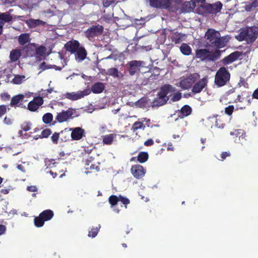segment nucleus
Returning a JSON list of instances; mask_svg holds the SVG:
<instances>
[{
  "mask_svg": "<svg viewBox=\"0 0 258 258\" xmlns=\"http://www.w3.org/2000/svg\"><path fill=\"white\" fill-rule=\"evenodd\" d=\"M144 62L140 60H132L127 63L129 67L128 72L130 75L134 76L140 71V67L143 66Z\"/></svg>",
  "mask_w": 258,
  "mask_h": 258,
  "instance_id": "ddd939ff",
  "label": "nucleus"
},
{
  "mask_svg": "<svg viewBox=\"0 0 258 258\" xmlns=\"http://www.w3.org/2000/svg\"><path fill=\"white\" fill-rule=\"evenodd\" d=\"M27 189L31 192H35L37 190V188L35 185H31L27 187Z\"/></svg>",
  "mask_w": 258,
  "mask_h": 258,
  "instance_id": "e2e57ef3",
  "label": "nucleus"
},
{
  "mask_svg": "<svg viewBox=\"0 0 258 258\" xmlns=\"http://www.w3.org/2000/svg\"><path fill=\"white\" fill-rule=\"evenodd\" d=\"M196 8V5L190 2L186 1L182 5L181 10L184 13H189L192 12Z\"/></svg>",
  "mask_w": 258,
  "mask_h": 258,
  "instance_id": "bb28decb",
  "label": "nucleus"
},
{
  "mask_svg": "<svg viewBox=\"0 0 258 258\" xmlns=\"http://www.w3.org/2000/svg\"><path fill=\"white\" fill-rule=\"evenodd\" d=\"M51 134V131L50 129H45L41 132L40 137L41 138H47Z\"/></svg>",
  "mask_w": 258,
  "mask_h": 258,
  "instance_id": "8fccbe9b",
  "label": "nucleus"
},
{
  "mask_svg": "<svg viewBox=\"0 0 258 258\" xmlns=\"http://www.w3.org/2000/svg\"><path fill=\"white\" fill-rule=\"evenodd\" d=\"M53 116L52 113H46L42 116V121L45 124H49L53 121Z\"/></svg>",
  "mask_w": 258,
  "mask_h": 258,
  "instance_id": "4c0bfd02",
  "label": "nucleus"
},
{
  "mask_svg": "<svg viewBox=\"0 0 258 258\" xmlns=\"http://www.w3.org/2000/svg\"><path fill=\"white\" fill-rule=\"evenodd\" d=\"M154 144V141L152 139H148L144 142V145L146 146H151Z\"/></svg>",
  "mask_w": 258,
  "mask_h": 258,
  "instance_id": "680f3d73",
  "label": "nucleus"
},
{
  "mask_svg": "<svg viewBox=\"0 0 258 258\" xmlns=\"http://www.w3.org/2000/svg\"><path fill=\"white\" fill-rule=\"evenodd\" d=\"M103 26L100 25H93L84 32L85 37L89 40L101 35L103 32Z\"/></svg>",
  "mask_w": 258,
  "mask_h": 258,
  "instance_id": "6e6552de",
  "label": "nucleus"
},
{
  "mask_svg": "<svg viewBox=\"0 0 258 258\" xmlns=\"http://www.w3.org/2000/svg\"><path fill=\"white\" fill-rule=\"evenodd\" d=\"M50 69H55L56 70H61V68H58L55 65H48L45 62L43 61L41 62L39 66L38 69L41 70L39 73H41L42 71H44L46 70Z\"/></svg>",
  "mask_w": 258,
  "mask_h": 258,
  "instance_id": "473e14b6",
  "label": "nucleus"
},
{
  "mask_svg": "<svg viewBox=\"0 0 258 258\" xmlns=\"http://www.w3.org/2000/svg\"><path fill=\"white\" fill-rule=\"evenodd\" d=\"M100 228V225H99L98 227L91 228L90 230L89 231L88 234V236L90 237H92V238L96 237L98 234V233L99 232Z\"/></svg>",
  "mask_w": 258,
  "mask_h": 258,
  "instance_id": "37998d69",
  "label": "nucleus"
},
{
  "mask_svg": "<svg viewBox=\"0 0 258 258\" xmlns=\"http://www.w3.org/2000/svg\"><path fill=\"white\" fill-rule=\"evenodd\" d=\"M36 44L35 43H29L24 47L23 49L25 50L27 56L32 57L36 55Z\"/></svg>",
  "mask_w": 258,
  "mask_h": 258,
  "instance_id": "5701e85b",
  "label": "nucleus"
},
{
  "mask_svg": "<svg viewBox=\"0 0 258 258\" xmlns=\"http://www.w3.org/2000/svg\"><path fill=\"white\" fill-rule=\"evenodd\" d=\"M252 98L258 99V88L252 93Z\"/></svg>",
  "mask_w": 258,
  "mask_h": 258,
  "instance_id": "774afa93",
  "label": "nucleus"
},
{
  "mask_svg": "<svg viewBox=\"0 0 258 258\" xmlns=\"http://www.w3.org/2000/svg\"><path fill=\"white\" fill-rule=\"evenodd\" d=\"M39 215L45 221H47L52 218L54 213L52 210L48 209L43 211Z\"/></svg>",
  "mask_w": 258,
  "mask_h": 258,
  "instance_id": "7c9ffc66",
  "label": "nucleus"
},
{
  "mask_svg": "<svg viewBox=\"0 0 258 258\" xmlns=\"http://www.w3.org/2000/svg\"><path fill=\"white\" fill-rule=\"evenodd\" d=\"M180 50L182 54L189 55L191 53L190 47L186 43H183L180 47Z\"/></svg>",
  "mask_w": 258,
  "mask_h": 258,
  "instance_id": "c9c22d12",
  "label": "nucleus"
},
{
  "mask_svg": "<svg viewBox=\"0 0 258 258\" xmlns=\"http://www.w3.org/2000/svg\"><path fill=\"white\" fill-rule=\"evenodd\" d=\"M258 37V27H246L241 29L237 39L240 41H245L248 43L254 42Z\"/></svg>",
  "mask_w": 258,
  "mask_h": 258,
  "instance_id": "f03ea898",
  "label": "nucleus"
},
{
  "mask_svg": "<svg viewBox=\"0 0 258 258\" xmlns=\"http://www.w3.org/2000/svg\"><path fill=\"white\" fill-rule=\"evenodd\" d=\"M105 88V86L104 83L98 82L92 85L90 91L94 94H100L103 91Z\"/></svg>",
  "mask_w": 258,
  "mask_h": 258,
  "instance_id": "4be33fe9",
  "label": "nucleus"
},
{
  "mask_svg": "<svg viewBox=\"0 0 258 258\" xmlns=\"http://www.w3.org/2000/svg\"><path fill=\"white\" fill-rule=\"evenodd\" d=\"M244 101L243 98H242V96H241L240 94H238L237 96V98L235 99V102H242Z\"/></svg>",
  "mask_w": 258,
  "mask_h": 258,
  "instance_id": "69168bd1",
  "label": "nucleus"
},
{
  "mask_svg": "<svg viewBox=\"0 0 258 258\" xmlns=\"http://www.w3.org/2000/svg\"><path fill=\"white\" fill-rule=\"evenodd\" d=\"M198 74H190L186 78L182 79L179 82V86L183 90L189 89L194 84L196 80Z\"/></svg>",
  "mask_w": 258,
  "mask_h": 258,
  "instance_id": "9b49d317",
  "label": "nucleus"
},
{
  "mask_svg": "<svg viewBox=\"0 0 258 258\" xmlns=\"http://www.w3.org/2000/svg\"><path fill=\"white\" fill-rule=\"evenodd\" d=\"M13 10H9V12L0 14V25L4 26L6 23H10L13 20V17L10 14Z\"/></svg>",
  "mask_w": 258,
  "mask_h": 258,
  "instance_id": "aec40b11",
  "label": "nucleus"
},
{
  "mask_svg": "<svg viewBox=\"0 0 258 258\" xmlns=\"http://www.w3.org/2000/svg\"><path fill=\"white\" fill-rule=\"evenodd\" d=\"M45 221L42 218L40 215L35 217L34 219V223L36 227H42Z\"/></svg>",
  "mask_w": 258,
  "mask_h": 258,
  "instance_id": "ea45409f",
  "label": "nucleus"
},
{
  "mask_svg": "<svg viewBox=\"0 0 258 258\" xmlns=\"http://www.w3.org/2000/svg\"><path fill=\"white\" fill-rule=\"evenodd\" d=\"M206 47L219 49L224 47L227 43L226 38L221 37L219 31L209 28L205 34Z\"/></svg>",
  "mask_w": 258,
  "mask_h": 258,
  "instance_id": "f257e3e1",
  "label": "nucleus"
},
{
  "mask_svg": "<svg viewBox=\"0 0 258 258\" xmlns=\"http://www.w3.org/2000/svg\"><path fill=\"white\" fill-rule=\"evenodd\" d=\"M25 77L23 75H16L13 79L12 82L15 84H20Z\"/></svg>",
  "mask_w": 258,
  "mask_h": 258,
  "instance_id": "a18cd8bd",
  "label": "nucleus"
},
{
  "mask_svg": "<svg viewBox=\"0 0 258 258\" xmlns=\"http://www.w3.org/2000/svg\"><path fill=\"white\" fill-rule=\"evenodd\" d=\"M75 112V110L71 107L69 108L67 110H62L57 113L55 118V121L52 123V124L54 125L56 122L62 123L68 121L70 119H73L74 117Z\"/></svg>",
  "mask_w": 258,
  "mask_h": 258,
  "instance_id": "0eeeda50",
  "label": "nucleus"
},
{
  "mask_svg": "<svg viewBox=\"0 0 258 258\" xmlns=\"http://www.w3.org/2000/svg\"><path fill=\"white\" fill-rule=\"evenodd\" d=\"M149 2L150 6L153 8L169 11L172 9V0H149Z\"/></svg>",
  "mask_w": 258,
  "mask_h": 258,
  "instance_id": "1a4fd4ad",
  "label": "nucleus"
},
{
  "mask_svg": "<svg viewBox=\"0 0 258 258\" xmlns=\"http://www.w3.org/2000/svg\"><path fill=\"white\" fill-rule=\"evenodd\" d=\"M30 40V34L26 33L20 34L18 38L19 43L23 46L29 42Z\"/></svg>",
  "mask_w": 258,
  "mask_h": 258,
  "instance_id": "c85d7f7f",
  "label": "nucleus"
},
{
  "mask_svg": "<svg viewBox=\"0 0 258 258\" xmlns=\"http://www.w3.org/2000/svg\"><path fill=\"white\" fill-rule=\"evenodd\" d=\"M131 171L133 176L137 179L141 178L146 173L145 169L140 164L132 165Z\"/></svg>",
  "mask_w": 258,
  "mask_h": 258,
  "instance_id": "2eb2a0df",
  "label": "nucleus"
},
{
  "mask_svg": "<svg viewBox=\"0 0 258 258\" xmlns=\"http://www.w3.org/2000/svg\"><path fill=\"white\" fill-rule=\"evenodd\" d=\"M46 49L45 46L41 45L40 46H37L36 44V55H38L39 56H43L46 52Z\"/></svg>",
  "mask_w": 258,
  "mask_h": 258,
  "instance_id": "c03bdc74",
  "label": "nucleus"
},
{
  "mask_svg": "<svg viewBox=\"0 0 258 258\" xmlns=\"http://www.w3.org/2000/svg\"><path fill=\"white\" fill-rule=\"evenodd\" d=\"M116 135L115 134H110L102 136V143L104 145H110L113 143Z\"/></svg>",
  "mask_w": 258,
  "mask_h": 258,
  "instance_id": "a878e982",
  "label": "nucleus"
},
{
  "mask_svg": "<svg viewBox=\"0 0 258 258\" xmlns=\"http://www.w3.org/2000/svg\"><path fill=\"white\" fill-rule=\"evenodd\" d=\"M258 8V0H254L252 3L246 5L244 7L247 12H250Z\"/></svg>",
  "mask_w": 258,
  "mask_h": 258,
  "instance_id": "e433bc0d",
  "label": "nucleus"
},
{
  "mask_svg": "<svg viewBox=\"0 0 258 258\" xmlns=\"http://www.w3.org/2000/svg\"><path fill=\"white\" fill-rule=\"evenodd\" d=\"M118 202V197L116 196L112 195L109 198V204L112 206H115L117 204Z\"/></svg>",
  "mask_w": 258,
  "mask_h": 258,
  "instance_id": "09e8293b",
  "label": "nucleus"
},
{
  "mask_svg": "<svg viewBox=\"0 0 258 258\" xmlns=\"http://www.w3.org/2000/svg\"><path fill=\"white\" fill-rule=\"evenodd\" d=\"M241 96H242V98H243V99H246L247 100L248 103L249 104H251L250 101V96H251V92L248 91H242L241 94Z\"/></svg>",
  "mask_w": 258,
  "mask_h": 258,
  "instance_id": "de8ad7c7",
  "label": "nucleus"
},
{
  "mask_svg": "<svg viewBox=\"0 0 258 258\" xmlns=\"http://www.w3.org/2000/svg\"><path fill=\"white\" fill-rule=\"evenodd\" d=\"M6 231V227L4 225H0V235L4 234Z\"/></svg>",
  "mask_w": 258,
  "mask_h": 258,
  "instance_id": "0e129e2a",
  "label": "nucleus"
},
{
  "mask_svg": "<svg viewBox=\"0 0 258 258\" xmlns=\"http://www.w3.org/2000/svg\"><path fill=\"white\" fill-rule=\"evenodd\" d=\"M192 112L191 108L188 105L182 106L178 111V117L179 118H183L189 115Z\"/></svg>",
  "mask_w": 258,
  "mask_h": 258,
  "instance_id": "412c9836",
  "label": "nucleus"
},
{
  "mask_svg": "<svg viewBox=\"0 0 258 258\" xmlns=\"http://www.w3.org/2000/svg\"><path fill=\"white\" fill-rule=\"evenodd\" d=\"M223 4L220 1L213 4L205 3L197 8L198 13L203 16L211 15L216 16L222 9Z\"/></svg>",
  "mask_w": 258,
  "mask_h": 258,
  "instance_id": "7ed1b4c3",
  "label": "nucleus"
},
{
  "mask_svg": "<svg viewBox=\"0 0 258 258\" xmlns=\"http://www.w3.org/2000/svg\"><path fill=\"white\" fill-rule=\"evenodd\" d=\"M85 136V130L80 127H77L73 129L71 134V137L73 140H80Z\"/></svg>",
  "mask_w": 258,
  "mask_h": 258,
  "instance_id": "6ab92c4d",
  "label": "nucleus"
},
{
  "mask_svg": "<svg viewBox=\"0 0 258 258\" xmlns=\"http://www.w3.org/2000/svg\"><path fill=\"white\" fill-rule=\"evenodd\" d=\"M81 45V44L78 40L72 39L64 44V48L71 54H74Z\"/></svg>",
  "mask_w": 258,
  "mask_h": 258,
  "instance_id": "dca6fc26",
  "label": "nucleus"
},
{
  "mask_svg": "<svg viewBox=\"0 0 258 258\" xmlns=\"http://www.w3.org/2000/svg\"><path fill=\"white\" fill-rule=\"evenodd\" d=\"M53 91L52 88H49L47 89L46 90H44L42 93V95L45 96L47 95L48 93H51Z\"/></svg>",
  "mask_w": 258,
  "mask_h": 258,
  "instance_id": "338daca9",
  "label": "nucleus"
},
{
  "mask_svg": "<svg viewBox=\"0 0 258 258\" xmlns=\"http://www.w3.org/2000/svg\"><path fill=\"white\" fill-rule=\"evenodd\" d=\"M241 96H242V98H243V99H246L247 100L248 103L249 104H251L250 101V96H251V92L248 91H242L241 94Z\"/></svg>",
  "mask_w": 258,
  "mask_h": 258,
  "instance_id": "49530a36",
  "label": "nucleus"
},
{
  "mask_svg": "<svg viewBox=\"0 0 258 258\" xmlns=\"http://www.w3.org/2000/svg\"><path fill=\"white\" fill-rule=\"evenodd\" d=\"M231 156V153L229 151L223 152L221 154V160L223 161L227 157H230Z\"/></svg>",
  "mask_w": 258,
  "mask_h": 258,
  "instance_id": "4d7b16f0",
  "label": "nucleus"
},
{
  "mask_svg": "<svg viewBox=\"0 0 258 258\" xmlns=\"http://www.w3.org/2000/svg\"><path fill=\"white\" fill-rule=\"evenodd\" d=\"M118 201H120L124 205H126L130 203V200L127 198L120 195L118 197Z\"/></svg>",
  "mask_w": 258,
  "mask_h": 258,
  "instance_id": "864d4df0",
  "label": "nucleus"
},
{
  "mask_svg": "<svg viewBox=\"0 0 258 258\" xmlns=\"http://www.w3.org/2000/svg\"><path fill=\"white\" fill-rule=\"evenodd\" d=\"M175 90V88L170 84H166L162 86L158 93L157 97L153 101L154 104L158 106L164 105L169 99L167 95L169 93L174 92Z\"/></svg>",
  "mask_w": 258,
  "mask_h": 258,
  "instance_id": "20e7f679",
  "label": "nucleus"
},
{
  "mask_svg": "<svg viewBox=\"0 0 258 258\" xmlns=\"http://www.w3.org/2000/svg\"><path fill=\"white\" fill-rule=\"evenodd\" d=\"M60 133H54L52 136L51 137V139L52 142L55 144H57L58 143V141L59 138Z\"/></svg>",
  "mask_w": 258,
  "mask_h": 258,
  "instance_id": "3c124183",
  "label": "nucleus"
},
{
  "mask_svg": "<svg viewBox=\"0 0 258 258\" xmlns=\"http://www.w3.org/2000/svg\"><path fill=\"white\" fill-rule=\"evenodd\" d=\"M145 126L144 125L143 122L141 121H136L132 127L131 130L134 132L139 129H144Z\"/></svg>",
  "mask_w": 258,
  "mask_h": 258,
  "instance_id": "79ce46f5",
  "label": "nucleus"
},
{
  "mask_svg": "<svg viewBox=\"0 0 258 258\" xmlns=\"http://www.w3.org/2000/svg\"><path fill=\"white\" fill-rule=\"evenodd\" d=\"M7 112V107L5 105H0V117Z\"/></svg>",
  "mask_w": 258,
  "mask_h": 258,
  "instance_id": "bf43d9fd",
  "label": "nucleus"
},
{
  "mask_svg": "<svg viewBox=\"0 0 258 258\" xmlns=\"http://www.w3.org/2000/svg\"><path fill=\"white\" fill-rule=\"evenodd\" d=\"M221 56V51L216 49L215 51H210L208 49H198L196 50L195 57L201 61H215Z\"/></svg>",
  "mask_w": 258,
  "mask_h": 258,
  "instance_id": "39448f33",
  "label": "nucleus"
},
{
  "mask_svg": "<svg viewBox=\"0 0 258 258\" xmlns=\"http://www.w3.org/2000/svg\"><path fill=\"white\" fill-rule=\"evenodd\" d=\"M230 78V74L228 70L225 67H221L216 73L214 82L218 87H222L227 84Z\"/></svg>",
  "mask_w": 258,
  "mask_h": 258,
  "instance_id": "423d86ee",
  "label": "nucleus"
},
{
  "mask_svg": "<svg viewBox=\"0 0 258 258\" xmlns=\"http://www.w3.org/2000/svg\"><path fill=\"white\" fill-rule=\"evenodd\" d=\"M107 75L113 77L114 78L119 77V72L115 68H111L107 70Z\"/></svg>",
  "mask_w": 258,
  "mask_h": 258,
  "instance_id": "a19ab883",
  "label": "nucleus"
},
{
  "mask_svg": "<svg viewBox=\"0 0 258 258\" xmlns=\"http://www.w3.org/2000/svg\"><path fill=\"white\" fill-rule=\"evenodd\" d=\"M172 39V41L175 43H179L181 41V36L180 34H178L177 35L173 36Z\"/></svg>",
  "mask_w": 258,
  "mask_h": 258,
  "instance_id": "6e6d98bb",
  "label": "nucleus"
},
{
  "mask_svg": "<svg viewBox=\"0 0 258 258\" xmlns=\"http://www.w3.org/2000/svg\"><path fill=\"white\" fill-rule=\"evenodd\" d=\"M1 98L4 100H9L10 98V95L8 93H4L1 94Z\"/></svg>",
  "mask_w": 258,
  "mask_h": 258,
  "instance_id": "052dcab7",
  "label": "nucleus"
},
{
  "mask_svg": "<svg viewBox=\"0 0 258 258\" xmlns=\"http://www.w3.org/2000/svg\"><path fill=\"white\" fill-rule=\"evenodd\" d=\"M115 0H104L103 2V6L105 8L109 7L112 4L115 2Z\"/></svg>",
  "mask_w": 258,
  "mask_h": 258,
  "instance_id": "13d9d810",
  "label": "nucleus"
},
{
  "mask_svg": "<svg viewBox=\"0 0 258 258\" xmlns=\"http://www.w3.org/2000/svg\"><path fill=\"white\" fill-rule=\"evenodd\" d=\"M24 98V96L21 94L13 96L11 99L10 106L11 107L19 106V103L22 102Z\"/></svg>",
  "mask_w": 258,
  "mask_h": 258,
  "instance_id": "cd10ccee",
  "label": "nucleus"
},
{
  "mask_svg": "<svg viewBox=\"0 0 258 258\" xmlns=\"http://www.w3.org/2000/svg\"><path fill=\"white\" fill-rule=\"evenodd\" d=\"M214 116L216 118L215 126L220 128H224L226 125L225 117L218 115H216Z\"/></svg>",
  "mask_w": 258,
  "mask_h": 258,
  "instance_id": "393cba45",
  "label": "nucleus"
},
{
  "mask_svg": "<svg viewBox=\"0 0 258 258\" xmlns=\"http://www.w3.org/2000/svg\"><path fill=\"white\" fill-rule=\"evenodd\" d=\"M234 107L233 105H229L225 108V112L226 114L231 115L234 111Z\"/></svg>",
  "mask_w": 258,
  "mask_h": 258,
  "instance_id": "603ef678",
  "label": "nucleus"
},
{
  "mask_svg": "<svg viewBox=\"0 0 258 258\" xmlns=\"http://www.w3.org/2000/svg\"><path fill=\"white\" fill-rule=\"evenodd\" d=\"M21 55V51L19 49H13L10 55V58L12 61L15 62L17 61Z\"/></svg>",
  "mask_w": 258,
  "mask_h": 258,
  "instance_id": "72a5a7b5",
  "label": "nucleus"
},
{
  "mask_svg": "<svg viewBox=\"0 0 258 258\" xmlns=\"http://www.w3.org/2000/svg\"><path fill=\"white\" fill-rule=\"evenodd\" d=\"M230 135L234 136L236 137H238L239 140L241 141V144H243L244 141L246 140V134L245 132L241 129L235 130L233 132H231L230 133Z\"/></svg>",
  "mask_w": 258,
  "mask_h": 258,
  "instance_id": "b1692460",
  "label": "nucleus"
},
{
  "mask_svg": "<svg viewBox=\"0 0 258 258\" xmlns=\"http://www.w3.org/2000/svg\"><path fill=\"white\" fill-rule=\"evenodd\" d=\"M181 93L180 92H177L174 94L171 100L173 101H177L181 99Z\"/></svg>",
  "mask_w": 258,
  "mask_h": 258,
  "instance_id": "5fc2aeb1",
  "label": "nucleus"
},
{
  "mask_svg": "<svg viewBox=\"0 0 258 258\" xmlns=\"http://www.w3.org/2000/svg\"><path fill=\"white\" fill-rule=\"evenodd\" d=\"M70 130L71 129L69 130L67 128H65L60 132V139L62 141L66 142L69 140L70 136H71L70 134Z\"/></svg>",
  "mask_w": 258,
  "mask_h": 258,
  "instance_id": "58836bf2",
  "label": "nucleus"
},
{
  "mask_svg": "<svg viewBox=\"0 0 258 258\" xmlns=\"http://www.w3.org/2000/svg\"><path fill=\"white\" fill-rule=\"evenodd\" d=\"M27 24L29 27L32 28L40 25L44 26L45 22L39 19H31L27 21Z\"/></svg>",
  "mask_w": 258,
  "mask_h": 258,
  "instance_id": "c756f323",
  "label": "nucleus"
},
{
  "mask_svg": "<svg viewBox=\"0 0 258 258\" xmlns=\"http://www.w3.org/2000/svg\"><path fill=\"white\" fill-rule=\"evenodd\" d=\"M149 158V155L147 152H140L137 157V161L143 163L146 162Z\"/></svg>",
  "mask_w": 258,
  "mask_h": 258,
  "instance_id": "f704fd0d",
  "label": "nucleus"
},
{
  "mask_svg": "<svg viewBox=\"0 0 258 258\" xmlns=\"http://www.w3.org/2000/svg\"><path fill=\"white\" fill-rule=\"evenodd\" d=\"M240 55L241 53L240 52L234 51L230 53L228 56L225 57L222 60V62L224 65L229 64L237 60Z\"/></svg>",
  "mask_w": 258,
  "mask_h": 258,
  "instance_id": "a211bd4d",
  "label": "nucleus"
},
{
  "mask_svg": "<svg viewBox=\"0 0 258 258\" xmlns=\"http://www.w3.org/2000/svg\"><path fill=\"white\" fill-rule=\"evenodd\" d=\"M91 93L89 89H86L83 91H79L77 92H68L64 94L66 98L72 101H75L83 98L84 96L88 95Z\"/></svg>",
  "mask_w": 258,
  "mask_h": 258,
  "instance_id": "9d476101",
  "label": "nucleus"
},
{
  "mask_svg": "<svg viewBox=\"0 0 258 258\" xmlns=\"http://www.w3.org/2000/svg\"><path fill=\"white\" fill-rule=\"evenodd\" d=\"M74 54H75V60L79 62L83 61L86 59L87 55V51L85 48L81 45Z\"/></svg>",
  "mask_w": 258,
  "mask_h": 258,
  "instance_id": "f3484780",
  "label": "nucleus"
},
{
  "mask_svg": "<svg viewBox=\"0 0 258 258\" xmlns=\"http://www.w3.org/2000/svg\"><path fill=\"white\" fill-rule=\"evenodd\" d=\"M32 123L30 121H25L21 125L22 130L18 132V135L20 137H23V131L27 132L31 130L32 126Z\"/></svg>",
  "mask_w": 258,
  "mask_h": 258,
  "instance_id": "2f4dec72",
  "label": "nucleus"
},
{
  "mask_svg": "<svg viewBox=\"0 0 258 258\" xmlns=\"http://www.w3.org/2000/svg\"><path fill=\"white\" fill-rule=\"evenodd\" d=\"M208 82V77L200 79L194 85L191 89L192 92L195 94L201 93L203 89L207 87Z\"/></svg>",
  "mask_w": 258,
  "mask_h": 258,
  "instance_id": "f8f14e48",
  "label": "nucleus"
},
{
  "mask_svg": "<svg viewBox=\"0 0 258 258\" xmlns=\"http://www.w3.org/2000/svg\"><path fill=\"white\" fill-rule=\"evenodd\" d=\"M43 103V97L40 96L35 97L32 101L28 103V109L32 112L36 111Z\"/></svg>",
  "mask_w": 258,
  "mask_h": 258,
  "instance_id": "4468645a",
  "label": "nucleus"
}]
</instances>
